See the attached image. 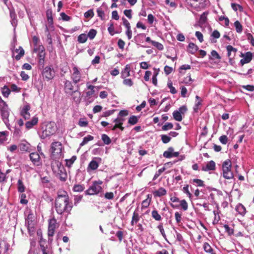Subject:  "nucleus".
<instances>
[{"label": "nucleus", "instance_id": "nucleus-1", "mask_svg": "<svg viewBox=\"0 0 254 254\" xmlns=\"http://www.w3.org/2000/svg\"><path fill=\"white\" fill-rule=\"evenodd\" d=\"M55 207L58 214L70 213L72 208V204L69 202V197L66 191L61 190L58 192V195L55 202Z\"/></svg>", "mask_w": 254, "mask_h": 254}, {"label": "nucleus", "instance_id": "nucleus-2", "mask_svg": "<svg viewBox=\"0 0 254 254\" xmlns=\"http://www.w3.org/2000/svg\"><path fill=\"white\" fill-rule=\"evenodd\" d=\"M10 110L8 105L4 101L0 96V114L1 119L6 127L9 128L10 124L9 123V116Z\"/></svg>", "mask_w": 254, "mask_h": 254}, {"label": "nucleus", "instance_id": "nucleus-3", "mask_svg": "<svg viewBox=\"0 0 254 254\" xmlns=\"http://www.w3.org/2000/svg\"><path fill=\"white\" fill-rule=\"evenodd\" d=\"M63 145L59 141H55L51 144V157L53 159L60 158L62 156Z\"/></svg>", "mask_w": 254, "mask_h": 254}, {"label": "nucleus", "instance_id": "nucleus-4", "mask_svg": "<svg viewBox=\"0 0 254 254\" xmlns=\"http://www.w3.org/2000/svg\"><path fill=\"white\" fill-rule=\"evenodd\" d=\"M231 167V162L229 159L225 160L222 164L223 176L226 179H231L233 178Z\"/></svg>", "mask_w": 254, "mask_h": 254}, {"label": "nucleus", "instance_id": "nucleus-5", "mask_svg": "<svg viewBox=\"0 0 254 254\" xmlns=\"http://www.w3.org/2000/svg\"><path fill=\"white\" fill-rule=\"evenodd\" d=\"M102 183L103 182L101 181L94 182L93 184L85 191L86 194L95 195L101 192L102 188L101 187V185Z\"/></svg>", "mask_w": 254, "mask_h": 254}, {"label": "nucleus", "instance_id": "nucleus-6", "mask_svg": "<svg viewBox=\"0 0 254 254\" xmlns=\"http://www.w3.org/2000/svg\"><path fill=\"white\" fill-rule=\"evenodd\" d=\"M39 243L43 254H53L52 247L47 244L46 240L43 237H41Z\"/></svg>", "mask_w": 254, "mask_h": 254}, {"label": "nucleus", "instance_id": "nucleus-7", "mask_svg": "<svg viewBox=\"0 0 254 254\" xmlns=\"http://www.w3.org/2000/svg\"><path fill=\"white\" fill-rule=\"evenodd\" d=\"M56 132V127L53 124H48L45 129L42 131L41 138L44 139L53 134Z\"/></svg>", "mask_w": 254, "mask_h": 254}, {"label": "nucleus", "instance_id": "nucleus-8", "mask_svg": "<svg viewBox=\"0 0 254 254\" xmlns=\"http://www.w3.org/2000/svg\"><path fill=\"white\" fill-rule=\"evenodd\" d=\"M125 121V119L124 118L118 116L117 118L113 120V122L115 123V125L112 126L110 127L112 130H116L117 128H119L123 131L125 127H123V125Z\"/></svg>", "mask_w": 254, "mask_h": 254}, {"label": "nucleus", "instance_id": "nucleus-9", "mask_svg": "<svg viewBox=\"0 0 254 254\" xmlns=\"http://www.w3.org/2000/svg\"><path fill=\"white\" fill-rule=\"evenodd\" d=\"M55 71L51 66L45 67L42 71L43 77L48 81L52 79L55 76Z\"/></svg>", "mask_w": 254, "mask_h": 254}, {"label": "nucleus", "instance_id": "nucleus-10", "mask_svg": "<svg viewBox=\"0 0 254 254\" xmlns=\"http://www.w3.org/2000/svg\"><path fill=\"white\" fill-rule=\"evenodd\" d=\"M64 84V90L65 94L71 95L73 93L77 92V90H73L74 87L71 81L65 79Z\"/></svg>", "mask_w": 254, "mask_h": 254}, {"label": "nucleus", "instance_id": "nucleus-11", "mask_svg": "<svg viewBox=\"0 0 254 254\" xmlns=\"http://www.w3.org/2000/svg\"><path fill=\"white\" fill-rule=\"evenodd\" d=\"M72 70L73 72L71 75V79L74 84H76L80 81L81 74L76 66H73Z\"/></svg>", "mask_w": 254, "mask_h": 254}, {"label": "nucleus", "instance_id": "nucleus-12", "mask_svg": "<svg viewBox=\"0 0 254 254\" xmlns=\"http://www.w3.org/2000/svg\"><path fill=\"white\" fill-rule=\"evenodd\" d=\"M57 166L58 168L57 176L60 181L65 182L67 179V174L64 167L61 163L58 164Z\"/></svg>", "mask_w": 254, "mask_h": 254}, {"label": "nucleus", "instance_id": "nucleus-13", "mask_svg": "<svg viewBox=\"0 0 254 254\" xmlns=\"http://www.w3.org/2000/svg\"><path fill=\"white\" fill-rule=\"evenodd\" d=\"M241 57L243 59L240 60V64L243 66L245 64L249 63L252 61L253 55L251 52H247L245 54L242 53Z\"/></svg>", "mask_w": 254, "mask_h": 254}, {"label": "nucleus", "instance_id": "nucleus-14", "mask_svg": "<svg viewBox=\"0 0 254 254\" xmlns=\"http://www.w3.org/2000/svg\"><path fill=\"white\" fill-rule=\"evenodd\" d=\"M101 160L100 158H95L94 159L91 161L87 168V172H89L91 171L96 170L99 167Z\"/></svg>", "mask_w": 254, "mask_h": 254}, {"label": "nucleus", "instance_id": "nucleus-15", "mask_svg": "<svg viewBox=\"0 0 254 254\" xmlns=\"http://www.w3.org/2000/svg\"><path fill=\"white\" fill-rule=\"evenodd\" d=\"M188 3L194 7H203L205 5V0H186Z\"/></svg>", "mask_w": 254, "mask_h": 254}, {"label": "nucleus", "instance_id": "nucleus-16", "mask_svg": "<svg viewBox=\"0 0 254 254\" xmlns=\"http://www.w3.org/2000/svg\"><path fill=\"white\" fill-rule=\"evenodd\" d=\"M30 159L35 166H39L41 163L39 154L37 152H33L29 155Z\"/></svg>", "mask_w": 254, "mask_h": 254}, {"label": "nucleus", "instance_id": "nucleus-17", "mask_svg": "<svg viewBox=\"0 0 254 254\" xmlns=\"http://www.w3.org/2000/svg\"><path fill=\"white\" fill-rule=\"evenodd\" d=\"M24 55V51L21 47H19L18 49H16L13 52L12 56L17 61H18Z\"/></svg>", "mask_w": 254, "mask_h": 254}, {"label": "nucleus", "instance_id": "nucleus-18", "mask_svg": "<svg viewBox=\"0 0 254 254\" xmlns=\"http://www.w3.org/2000/svg\"><path fill=\"white\" fill-rule=\"evenodd\" d=\"M215 163L213 161H210L207 162L205 165H203L201 170L205 172L213 171L215 169Z\"/></svg>", "mask_w": 254, "mask_h": 254}, {"label": "nucleus", "instance_id": "nucleus-19", "mask_svg": "<svg viewBox=\"0 0 254 254\" xmlns=\"http://www.w3.org/2000/svg\"><path fill=\"white\" fill-rule=\"evenodd\" d=\"M30 107L29 105H24L21 111V115L25 119H28L30 117V113L29 111Z\"/></svg>", "mask_w": 254, "mask_h": 254}, {"label": "nucleus", "instance_id": "nucleus-20", "mask_svg": "<svg viewBox=\"0 0 254 254\" xmlns=\"http://www.w3.org/2000/svg\"><path fill=\"white\" fill-rule=\"evenodd\" d=\"M18 147L22 152H28L29 151L30 144L27 141H24L19 144Z\"/></svg>", "mask_w": 254, "mask_h": 254}, {"label": "nucleus", "instance_id": "nucleus-21", "mask_svg": "<svg viewBox=\"0 0 254 254\" xmlns=\"http://www.w3.org/2000/svg\"><path fill=\"white\" fill-rule=\"evenodd\" d=\"M38 121V117L35 116L32 118L31 121H28L26 123L25 127L27 129L31 128L37 124Z\"/></svg>", "mask_w": 254, "mask_h": 254}, {"label": "nucleus", "instance_id": "nucleus-22", "mask_svg": "<svg viewBox=\"0 0 254 254\" xmlns=\"http://www.w3.org/2000/svg\"><path fill=\"white\" fill-rule=\"evenodd\" d=\"M130 67L129 64H127L125 67L121 72V77L122 78H126L130 76Z\"/></svg>", "mask_w": 254, "mask_h": 254}, {"label": "nucleus", "instance_id": "nucleus-23", "mask_svg": "<svg viewBox=\"0 0 254 254\" xmlns=\"http://www.w3.org/2000/svg\"><path fill=\"white\" fill-rule=\"evenodd\" d=\"M166 190L162 187L159 188L158 190L153 192V194L155 197H161L166 195Z\"/></svg>", "mask_w": 254, "mask_h": 254}, {"label": "nucleus", "instance_id": "nucleus-24", "mask_svg": "<svg viewBox=\"0 0 254 254\" xmlns=\"http://www.w3.org/2000/svg\"><path fill=\"white\" fill-rule=\"evenodd\" d=\"M203 249L204 251L209 254H216L214 250L208 243H204L203 245Z\"/></svg>", "mask_w": 254, "mask_h": 254}, {"label": "nucleus", "instance_id": "nucleus-25", "mask_svg": "<svg viewBox=\"0 0 254 254\" xmlns=\"http://www.w3.org/2000/svg\"><path fill=\"white\" fill-rule=\"evenodd\" d=\"M236 210L242 216H244L246 213V208L242 204H239L237 205Z\"/></svg>", "mask_w": 254, "mask_h": 254}, {"label": "nucleus", "instance_id": "nucleus-26", "mask_svg": "<svg viewBox=\"0 0 254 254\" xmlns=\"http://www.w3.org/2000/svg\"><path fill=\"white\" fill-rule=\"evenodd\" d=\"M198 50V47L193 43H190L188 45L189 52L193 54Z\"/></svg>", "mask_w": 254, "mask_h": 254}, {"label": "nucleus", "instance_id": "nucleus-27", "mask_svg": "<svg viewBox=\"0 0 254 254\" xmlns=\"http://www.w3.org/2000/svg\"><path fill=\"white\" fill-rule=\"evenodd\" d=\"M139 219L140 217L139 214L136 211V210L134 211L133 213L132 219L130 222L131 225L132 226H134V225L139 220Z\"/></svg>", "mask_w": 254, "mask_h": 254}, {"label": "nucleus", "instance_id": "nucleus-28", "mask_svg": "<svg viewBox=\"0 0 254 254\" xmlns=\"http://www.w3.org/2000/svg\"><path fill=\"white\" fill-rule=\"evenodd\" d=\"M193 80L191 79L190 75H189L187 76L186 77L184 78L183 81H182V83H184L187 86L189 85H192V87L193 88L194 85H192V83L193 82Z\"/></svg>", "mask_w": 254, "mask_h": 254}, {"label": "nucleus", "instance_id": "nucleus-29", "mask_svg": "<svg viewBox=\"0 0 254 254\" xmlns=\"http://www.w3.org/2000/svg\"><path fill=\"white\" fill-rule=\"evenodd\" d=\"M88 39V36L85 33L80 34L77 37V41L79 43H85Z\"/></svg>", "mask_w": 254, "mask_h": 254}, {"label": "nucleus", "instance_id": "nucleus-30", "mask_svg": "<svg viewBox=\"0 0 254 254\" xmlns=\"http://www.w3.org/2000/svg\"><path fill=\"white\" fill-rule=\"evenodd\" d=\"M1 93L2 94V95L4 97H8L9 95L10 94V90L9 89V88L6 85H4L2 88H1Z\"/></svg>", "mask_w": 254, "mask_h": 254}, {"label": "nucleus", "instance_id": "nucleus-31", "mask_svg": "<svg viewBox=\"0 0 254 254\" xmlns=\"http://www.w3.org/2000/svg\"><path fill=\"white\" fill-rule=\"evenodd\" d=\"M174 151V149L173 147H169L167 150L165 151L163 153V156L167 158H170L172 157L173 152Z\"/></svg>", "mask_w": 254, "mask_h": 254}, {"label": "nucleus", "instance_id": "nucleus-32", "mask_svg": "<svg viewBox=\"0 0 254 254\" xmlns=\"http://www.w3.org/2000/svg\"><path fill=\"white\" fill-rule=\"evenodd\" d=\"M46 16L48 23L50 25L53 24V20L52 17V11L51 9H48L46 11Z\"/></svg>", "mask_w": 254, "mask_h": 254}, {"label": "nucleus", "instance_id": "nucleus-33", "mask_svg": "<svg viewBox=\"0 0 254 254\" xmlns=\"http://www.w3.org/2000/svg\"><path fill=\"white\" fill-rule=\"evenodd\" d=\"M94 139L93 136L88 135L87 136L83 138L82 141L80 143V146H83L86 144L89 141H91Z\"/></svg>", "mask_w": 254, "mask_h": 254}, {"label": "nucleus", "instance_id": "nucleus-34", "mask_svg": "<svg viewBox=\"0 0 254 254\" xmlns=\"http://www.w3.org/2000/svg\"><path fill=\"white\" fill-rule=\"evenodd\" d=\"M139 117L135 116H131L129 117L128 120V124L130 125H134L136 124L138 121Z\"/></svg>", "mask_w": 254, "mask_h": 254}, {"label": "nucleus", "instance_id": "nucleus-35", "mask_svg": "<svg viewBox=\"0 0 254 254\" xmlns=\"http://www.w3.org/2000/svg\"><path fill=\"white\" fill-rule=\"evenodd\" d=\"M226 48H227V52H228V56L230 58H231V53H234V56L235 54H236V53L237 51V49L233 47V46H232L231 45L227 46Z\"/></svg>", "mask_w": 254, "mask_h": 254}, {"label": "nucleus", "instance_id": "nucleus-36", "mask_svg": "<svg viewBox=\"0 0 254 254\" xmlns=\"http://www.w3.org/2000/svg\"><path fill=\"white\" fill-rule=\"evenodd\" d=\"M10 16L11 19V24L14 26L16 24L17 20H16V15L14 11L10 10Z\"/></svg>", "mask_w": 254, "mask_h": 254}, {"label": "nucleus", "instance_id": "nucleus-37", "mask_svg": "<svg viewBox=\"0 0 254 254\" xmlns=\"http://www.w3.org/2000/svg\"><path fill=\"white\" fill-rule=\"evenodd\" d=\"M56 227H57L56 220L54 218L50 219L49 222L48 228L55 230Z\"/></svg>", "mask_w": 254, "mask_h": 254}, {"label": "nucleus", "instance_id": "nucleus-38", "mask_svg": "<svg viewBox=\"0 0 254 254\" xmlns=\"http://www.w3.org/2000/svg\"><path fill=\"white\" fill-rule=\"evenodd\" d=\"M173 116L174 119L177 121L181 122L183 120L182 115H181L179 112H177L176 110L173 113Z\"/></svg>", "mask_w": 254, "mask_h": 254}, {"label": "nucleus", "instance_id": "nucleus-39", "mask_svg": "<svg viewBox=\"0 0 254 254\" xmlns=\"http://www.w3.org/2000/svg\"><path fill=\"white\" fill-rule=\"evenodd\" d=\"M18 191L20 192H23L25 190V187L23 184L22 181L19 179L17 182Z\"/></svg>", "mask_w": 254, "mask_h": 254}, {"label": "nucleus", "instance_id": "nucleus-40", "mask_svg": "<svg viewBox=\"0 0 254 254\" xmlns=\"http://www.w3.org/2000/svg\"><path fill=\"white\" fill-rule=\"evenodd\" d=\"M151 216L156 221H160L162 219L161 215L156 210H153L152 211Z\"/></svg>", "mask_w": 254, "mask_h": 254}, {"label": "nucleus", "instance_id": "nucleus-41", "mask_svg": "<svg viewBox=\"0 0 254 254\" xmlns=\"http://www.w3.org/2000/svg\"><path fill=\"white\" fill-rule=\"evenodd\" d=\"M101 138L105 144L109 145L111 142L110 138L107 134H103L101 136Z\"/></svg>", "mask_w": 254, "mask_h": 254}, {"label": "nucleus", "instance_id": "nucleus-42", "mask_svg": "<svg viewBox=\"0 0 254 254\" xmlns=\"http://www.w3.org/2000/svg\"><path fill=\"white\" fill-rule=\"evenodd\" d=\"M234 26L236 28V31L238 33H240L242 32L243 27L239 21H236L234 22Z\"/></svg>", "mask_w": 254, "mask_h": 254}, {"label": "nucleus", "instance_id": "nucleus-43", "mask_svg": "<svg viewBox=\"0 0 254 254\" xmlns=\"http://www.w3.org/2000/svg\"><path fill=\"white\" fill-rule=\"evenodd\" d=\"M84 189V187L82 185H75L73 187V190L75 192H81Z\"/></svg>", "mask_w": 254, "mask_h": 254}, {"label": "nucleus", "instance_id": "nucleus-44", "mask_svg": "<svg viewBox=\"0 0 254 254\" xmlns=\"http://www.w3.org/2000/svg\"><path fill=\"white\" fill-rule=\"evenodd\" d=\"M97 34V31L94 29H91L89 30L88 34V38H89L90 40L93 39Z\"/></svg>", "mask_w": 254, "mask_h": 254}, {"label": "nucleus", "instance_id": "nucleus-45", "mask_svg": "<svg viewBox=\"0 0 254 254\" xmlns=\"http://www.w3.org/2000/svg\"><path fill=\"white\" fill-rule=\"evenodd\" d=\"M76 157L75 156H73L70 159H65V161L66 162V165L68 167H70L74 162L76 160Z\"/></svg>", "mask_w": 254, "mask_h": 254}, {"label": "nucleus", "instance_id": "nucleus-46", "mask_svg": "<svg viewBox=\"0 0 254 254\" xmlns=\"http://www.w3.org/2000/svg\"><path fill=\"white\" fill-rule=\"evenodd\" d=\"M202 101H196L193 106V110L195 113L198 112L200 106L202 105Z\"/></svg>", "mask_w": 254, "mask_h": 254}, {"label": "nucleus", "instance_id": "nucleus-47", "mask_svg": "<svg viewBox=\"0 0 254 254\" xmlns=\"http://www.w3.org/2000/svg\"><path fill=\"white\" fill-rule=\"evenodd\" d=\"M151 44L159 50L161 51L164 49L163 45L160 43L156 41H151Z\"/></svg>", "mask_w": 254, "mask_h": 254}, {"label": "nucleus", "instance_id": "nucleus-48", "mask_svg": "<svg viewBox=\"0 0 254 254\" xmlns=\"http://www.w3.org/2000/svg\"><path fill=\"white\" fill-rule=\"evenodd\" d=\"M77 92L75 93H74V95L73 97V100L77 104L80 103V96H81V93L80 92H78L77 90Z\"/></svg>", "mask_w": 254, "mask_h": 254}, {"label": "nucleus", "instance_id": "nucleus-49", "mask_svg": "<svg viewBox=\"0 0 254 254\" xmlns=\"http://www.w3.org/2000/svg\"><path fill=\"white\" fill-rule=\"evenodd\" d=\"M88 122L86 119L81 118L78 122V125L81 127H85L88 126Z\"/></svg>", "mask_w": 254, "mask_h": 254}, {"label": "nucleus", "instance_id": "nucleus-50", "mask_svg": "<svg viewBox=\"0 0 254 254\" xmlns=\"http://www.w3.org/2000/svg\"><path fill=\"white\" fill-rule=\"evenodd\" d=\"M167 86L170 89V92L172 94H175L177 93V90L173 86V84L171 81H169L167 83Z\"/></svg>", "mask_w": 254, "mask_h": 254}, {"label": "nucleus", "instance_id": "nucleus-51", "mask_svg": "<svg viewBox=\"0 0 254 254\" xmlns=\"http://www.w3.org/2000/svg\"><path fill=\"white\" fill-rule=\"evenodd\" d=\"M161 138L164 143H167L171 140V136H169V135H161Z\"/></svg>", "mask_w": 254, "mask_h": 254}, {"label": "nucleus", "instance_id": "nucleus-52", "mask_svg": "<svg viewBox=\"0 0 254 254\" xmlns=\"http://www.w3.org/2000/svg\"><path fill=\"white\" fill-rule=\"evenodd\" d=\"M34 51L35 52H38V53H45V48L42 45H39L37 47H34Z\"/></svg>", "mask_w": 254, "mask_h": 254}, {"label": "nucleus", "instance_id": "nucleus-53", "mask_svg": "<svg viewBox=\"0 0 254 254\" xmlns=\"http://www.w3.org/2000/svg\"><path fill=\"white\" fill-rule=\"evenodd\" d=\"M192 182L196 184V185L198 187H204V182L198 179H194L192 180Z\"/></svg>", "mask_w": 254, "mask_h": 254}, {"label": "nucleus", "instance_id": "nucleus-54", "mask_svg": "<svg viewBox=\"0 0 254 254\" xmlns=\"http://www.w3.org/2000/svg\"><path fill=\"white\" fill-rule=\"evenodd\" d=\"M94 13L92 9H89L84 14V16L86 18H92L94 16Z\"/></svg>", "mask_w": 254, "mask_h": 254}, {"label": "nucleus", "instance_id": "nucleus-55", "mask_svg": "<svg viewBox=\"0 0 254 254\" xmlns=\"http://www.w3.org/2000/svg\"><path fill=\"white\" fill-rule=\"evenodd\" d=\"M30 215L28 216L27 219L26 220V224L27 225V229L30 231V228H33V224L32 220H30Z\"/></svg>", "mask_w": 254, "mask_h": 254}, {"label": "nucleus", "instance_id": "nucleus-56", "mask_svg": "<svg viewBox=\"0 0 254 254\" xmlns=\"http://www.w3.org/2000/svg\"><path fill=\"white\" fill-rule=\"evenodd\" d=\"M180 205L182 208L184 210L186 211L188 208V204L187 202L185 199H183L180 201Z\"/></svg>", "mask_w": 254, "mask_h": 254}, {"label": "nucleus", "instance_id": "nucleus-57", "mask_svg": "<svg viewBox=\"0 0 254 254\" xmlns=\"http://www.w3.org/2000/svg\"><path fill=\"white\" fill-rule=\"evenodd\" d=\"M173 127V125L171 123H166L164 126H162V129L163 130H167L171 129Z\"/></svg>", "mask_w": 254, "mask_h": 254}, {"label": "nucleus", "instance_id": "nucleus-58", "mask_svg": "<svg viewBox=\"0 0 254 254\" xmlns=\"http://www.w3.org/2000/svg\"><path fill=\"white\" fill-rule=\"evenodd\" d=\"M166 170V168L165 167H162L155 174L153 180H155L157 178Z\"/></svg>", "mask_w": 254, "mask_h": 254}, {"label": "nucleus", "instance_id": "nucleus-59", "mask_svg": "<svg viewBox=\"0 0 254 254\" xmlns=\"http://www.w3.org/2000/svg\"><path fill=\"white\" fill-rule=\"evenodd\" d=\"M123 84L126 86L130 87L133 85V82L131 79L129 78H124Z\"/></svg>", "mask_w": 254, "mask_h": 254}, {"label": "nucleus", "instance_id": "nucleus-60", "mask_svg": "<svg viewBox=\"0 0 254 254\" xmlns=\"http://www.w3.org/2000/svg\"><path fill=\"white\" fill-rule=\"evenodd\" d=\"M98 16L100 17L101 19H105V13L104 11L102 9L101 7H99L97 10Z\"/></svg>", "mask_w": 254, "mask_h": 254}, {"label": "nucleus", "instance_id": "nucleus-61", "mask_svg": "<svg viewBox=\"0 0 254 254\" xmlns=\"http://www.w3.org/2000/svg\"><path fill=\"white\" fill-rule=\"evenodd\" d=\"M157 228L159 230L161 234H162L163 237L165 239L166 241H167L166 235L165 233L164 229L163 228L162 224H160L157 226Z\"/></svg>", "mask_w": 254, "mask_h": 254}, {"label": "nucleus", "instance_id": "nucleus-62", "mask_svg": "<svg viewBox=\"0 0 254 254\" xmlns=\"http://www.w3.org/2000/svg\"><path fill=\"white\" fill-rule=\"evenodd\" d=\"M188 109L186 106L183 105L180 107L178 110H176L177 112H179L181 115H184L187 111Z\"/></svg>", "mask_w": 254, "mask_h": 254}, {"label": "nucleus", "instance_id": "nucleus-63", "mask_svg": "<svg viewBox=\"0 0 254 254\" xmlns=\"http://www.w3.org/2000/svg\"><path fill=\"white\" fill-rule=\"evenodd\" d=\"M7 140L5 131L0 132V143H3Z\"/></svg>", "mask_w": 254, "mask_h": 254}, {"label": "nucleus", "instance_id": "nucleus-64", "mask_svg": "<svg viewBox=\"0 0 254 254\" xmlns=\"http://www.w3.org/2000/svg\"><path fill=\"white\" fill-rule=\"evenodd\" d=\"M247 37L251 44L254 47V38L253 36L251 33H248L247 34Z\"/></svg>", "mask_w": 254, "mask_h": 254}]
</instances>
